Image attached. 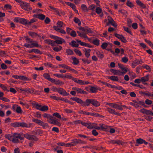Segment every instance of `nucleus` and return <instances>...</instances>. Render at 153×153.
Segmentation results:
<instances>
[{
	"label": "nucleus",
	"mask_w": 153,
	"mask_h": 153,
	"mask_svg": "<svg viewBox=\"0 0 153 153\" xmlns=\"http://www.w3.org/2000/svg\"><path fill=\"white\" fill-rule=\"evenodd\" d=\"M22 134L15 133L13 134H6L5 135V137L13 143H20V141L19 139L21 140H24V138L22 137Z\"/></svg>",
	"instance_id": "nucleus-1"
},
{
	"label": "nucleus",
	"mask_w": 153,
	"mask_h": 153,
	"mask_svg": "<svg viewBox=\"0 0 153 153\" xmlns=\"http://www.w3.org/2000/svg\"><path fill=\"white\" fill-rule=\"evenodd\" d=\"M86 106H88L90 104H91L93 105L96 107H97L100 106V103L98 101L94 99H87L86 100Z\"/></svg>",
	"instance_id": "nucleus-2"
},
{
	"label": "nucleus",
	"mask_w": 153,
	"mask_h": 153,
	"mask_svg": "<svg viewBox=\"0 0 153 153\" xmlns=\"http://www.w3.org/2000/svg\"><path fill=\"white\" fill-rule=\"evenodd\" d=\"M70 99L76 102L77 103L81 104L82 106H86V100L85 102H84L81 99L77 97H71L70 98Z\"/></svg>",
	"instance_id": "nucleus-3"
},
{
	"label": "nucleus",
	"mask_w": 153,
	"mask_h": 153,
	"mask_svg": "<svg viewBox=\"0 0 153 153\" xmlns=\"http://www.w3.org/2000/svg\"><path fill=\"white\" fill-rule=\"evenodd\" d=\"M30 5L29 3L23 1L20 4L22 9L27 11H30L32 10L31 7H29Z\"/></svg>",
	"instance_id": "nucleus-4"
},
{
	"label": "nucleus",
	"mask_w": 153,
	"mask_h": 153,
	"mask_svg": "<svg viewBox=\"0 0 153 153\" xmlns=\"http://www.w3.org/2000/svg\"><path fill=\"white\" fill-rule=\"evenodd\" d=\"M24 136L25 138L29 140L37 141L39 139L36 136L33 135H30L27 133L24 134Z\"/></svg>",
	"instance_id": "nucleus-5"
},
{
	"label": "nucleus",
	"mask_w": 153,
	"mask_h": 153,
	"mask_svg": "<svg viewBox=\"0 0 153 153\" xmlns=\"http://www.w3.org/2000/svg\"><path fill=\"white\" fill-rule=\"evenodd\" d=\"M140 111L142 113L145 114L147 115L153 116V112L149 110L145 109L143 108L140 110Z\"/></svg>",
	"instance_id": "nucleus-6"
},
{
	"label": "nucleus",
	"mask_w": 153,
	"mask_h": 153,
	"mask_svg": "<svg viewBox=\"0 0 153 153\" xmlns=\"http://www.w3.org/2000/svg\"><path fill=\"white\" fill-rule=\"evenodd\" d=\"M58 92L59 93L63 96H66L69 95V93H67L64 89L62 88H58Z\"/></svg>",
	"instance_id": "nucleus-7"
},
{
	"label": "nucleus",
	"mask_w": 153,
	"mask_h": 153,
	"mask_svg": "<svg viewBox=\"0 0 153 153\" xmlns=\"http://www.w3.org/2000/svg\"><path fill=\"white\" fill-rule=\"evenodd\" d=\"M143 63L142 60L140 61L138 59H136L133 61L131 65L133 68H134L137 65L139 64H141Z\"/></svg>",
	"instance_id": "nucleus-8"
},
{
	"label": "nucleus",
	"mask_w": 153,
	"mask_h": 153,
	"mask_svg": "<svg viewBox=\"0 0 153 153\" xmlns=\"http://www.w3.org/2000/svg\"><path fill=\"white\" fill-rule=\"evenodd\" d=\"M136 2L137 5L140 6L143 8L145 9L146 8V6L144 3L141 2L139 0H137L136 1Z\"/></svg>",
	"instance_id": "nucleus-9"
},
{
	"label": "nucleus",
	"mask_w": 153,
	"mask_h": 153,
	"mask_svg": "<svg viewBox=\"0 0 153 153\" xmlns=\"http://www.w3.org/2000/svg\"><path fill=\"white\" fill-rule=\"evenodd\" d=\"M107 111L110 113L111 114H114L115 115H117L118 116H120L121 115V114L120 113L116 112L115 111L112 109H111V108H107Z\"/></svg>",
	"instance_id": "nucleus-10"
},
{
	"label": "nucleus",
	"mask_w": 153,
	"mask_h": 153,
	"mask_svg": "<svg viewBox=\"0 0 153 153\" xmlns=\"http://www.w3.org/2000/svg\"><path fill=\"white\" fill-rule=\"evenodd\" d=\"M110 71L113 73L114 75H121V71L119 70L114 69H111Z\"/></svg>",
	"instance_id": "nucleus-11"
},
{
	"label": "nucleus",
	"mask_w": 153,
	"mask_h": 153,
	"mask_svg": "<svg viewBox=\"0 0 153 153\" xmlns=\"http://www.w3.org/2000/svg\"><path fill=\"white\" fill-rule=\"evenodd\" d=\"M54 43H56L58 44H61L63 43H65V42L64 39L60 37L58 39H56L55 41H54Z\"/></svg>",
	"instance_id": "nucleus-12"
},
{
	"label": "nucleus",
	"mask_w": 153,
	"mask_h": 153,
	"mask_svg": "<svg viewBox=\"0 0 153 153\" xmlns=\"http://www.w3.org/2000/svg\"><path fill=\"white\" fill-rule=\"evenodd\" d=\"M74 144L75 146L77 144H86V142L85 141H82L81 140L75 139L73 140Z\"/></svg>",
	"instance_id": "nucleus-13"
},
{
	"label": "nucleus",
	"mask_w": 153,
	"mask_h": 153,
	"mask_svg": "<svg viewBox=\"0 0 153 153\" xmlns=\"http://www.w3.org/2000/svg\"><path fill=\"white\" fill-rule=\"evenodd\" d=\"M52 80L51 82L53 83L56 85H60L64 84V83L62 81H59V80H56L55 79H52Z\"/></svg>",
	"instance_id": "nucleus-14"
},
{
	"label": "nucleus",
	"mask_w": 153,
	"mask_h": 153,
	"mask_svg": "<svg viewBox=\"0 0 153 153\" xmlns=\"http://www.w3.org/2000/svg\"><path fill=\"white\" fill-rule=\"evenodd\" d=\"M31 43V46L30 47V48H31L33 47H40V48H41L42 47L41 45H39L36 41H33V42H32Z\"/></svg>",
	"instance_id": "nucleus-15"
},
{
	"label": "nucleus",
	"mask_w": 153,
	"mask_h": 153,
	"mask_svg": "<svg viewBox=\"0 0 153 153\" xmlns=\"http://www.w3.org/2000/svg\"><path fill=\"white\" fill-rule=\"evenodd\" d=\"M29 53L34 52L35 53H38L40 54H42V52H41L39 50L37 49L34 48L31 49V50L28 51Z\"/></svg>",
	"instance_id": "nucleus-16"
},
{
	"label": "nucleus",
	"mask_w": 153,
	"mask_h": 153,
	"mask_svg": "<svg viewBox=\"0 0 153 153\" xmlns=\"http://www.w3.org/2000/svg\"><path fill=\"white\" fill-rule=\"evenodd\" d=\"M107 77L108 79H110L113 81H117L119 80L118 76H108Z\"/></svg>",
	"instance_id": "nucleus-17"
},
{
	"label": "nucleus",
	"mask_w": 153,
	"mask_h": 153,
	"mask_svg": "<svg viewBox=\"0 0 153 153\" xmlns=\"http://www.w3.org/2000/svg\"><path fill=\"white\" fill-rule=\"evenodd\" d=\"M43 76L45 78L51 82L52 79L50 77V75L47 73H45L43 74Z\"/></svg>",
	"instance_id": "nucleus-18"
},
{
	"label": "nucleus",
	"mask_w": 153,
	"mask_h": 153,
	"mask_svg": "<svg viewBox=\"0 0 153 153\" xmlns=\"http://www.w3.org/2000/svg\"><path fill=\"white\" fill-rule=\"evenodd\" d=\"M84 32L85 34L92 33L91 29L86 26H85V31Z\"/></svg>",
	"instance_id": "nucleus-19"
},
{
	"label": "nucleus",
	"mask_w": 153,
	"mask_h": 153,
	"mask_svg": "<svg viewBox=\"0 0 153 153\" xmlns=\"http://www.w3.org/2000/svg\"><path fill=\"white\" fill-rule=\"evenodd\" d=\"M28 34L30 36H32L33 38L36 37V36H38L39 37H40V36L39 35L37 34V33L35 32L31 31L29 32Z\"/></svg>",
	"instance_id": "nucleus-20"
},
{
	"label": "nucleus",
	"mask_w": 153,
	"mask_h": 153,
	"mask_svg": "<svg viewBox=\"0 0 153 153\" xmlns=\"http://www.w3.org/2000/svg\"><path fill=\"white\" fill-rule=\"evenodd\" d=\"M72 59L73 61V62H72L73 64L76 65H77L79 64V60L76 57H72Z\"/></svg>",
	"instance_id": "nucleus-21"
},
{
	"label": "nucleus",
	"mask_w": 153,
	"mask_h": 153,
	"mask_svg": "<svg viewBox=\"0 0 153 153\" xmlns=\"http://www.w3.org/2000/svg\"><path fill=\"white\" fill-rule=\"evenodd\" d=\"M69 44L72 47L76 48L78 47L79 45V44L76 43V42L74 40L72 41L71 43H69Z\"/></svg>",
	"instance_id": "nucleus-22"
},
{
	"label": "nucleus",
	"mask_w": 153,
	"mask_h": 153,
	"mask_svg": "<svg viewBox=\"0 0 153 153\" xmlns=\"http://www.w3.org/2000/svg\"><path fill=\"white\" fill-rule=\"evenodd\" d=\"M45 42L46 43H47L48 45H51L52 46H53L54 45V43L53 40L50 39H45L44 40Z\"/></svg>",
	"instance_id": "nucleus-23"
},
{
	"label": "nucleus",
	"mask_w": 153,
	"mask_h": 153,
	"mask_svg": "<svg viewBox=\"0 0 153 153\" xmlns=\"http://www.w3.org/2000/svg\"><path fill=\"white\" fill-rule=\"evenodd\" d=\"M98 89V88L95 87L93 86L90 87L89 88V90L91 91L92 93H95L97 92Z\"/></svg>",
	"instance_id": "nucleus-24"
},
{
	"label": "nucleus",
	"mask_w": 153,
	"mask_h": 153,
	"mask_svg": "<svg viewBox=\"0 0 153 153\" xmlns=\"http://www.w3.org/2000/svg\"><path fill=\"white\" fill-rule=\"evenodd\" d=\"M111 20H109V23L114 27H116L117 26V25L112 18H111Z\"/></svg>",
	"instance_id": "nucleus-25"
},
{
	"label": "nucleus",
	"mask_w": 153,
	"mask_h": 153,
	"mask_svg": "<svg viewBox=\"0 0 153 153\" xmlns=\"http://www.w3.org/2000/svg\"><path fill=\"white\" fill-rule=\"evenodd\" d=\"M20 23L23 25H28V20L24 18H21L20 20Z\"/></svg>",
	"instance_id": "nucleus-26"
},
{
	"label": "nucleus",
	"mask_w": 153,
	"mask_h": 153,
	"mask_svg": "<svg viewBox=\"0 0 153 153\" xmlns=\"http://www.w3.org/2000/svg\"><path fill=\"white\" fill-rule=\"evenodd\" d=\"M149 80V75H147L144 77H142L141 78V82H145L148 81Z\"/></svg>",
	"instance_id": "nucleus-27"
},
{
	"label": "nucleus",
	"mask_w": 153,
	"mask_h": 153,
	"mask_svg": "<svg viewBox=\"0 0 153 153\" xmlns=\"http://www.w3.org/2000/svg\"><path fill=\"white\" fill-rule=\"evenodd\" d=\"M100 82L103 85H104L106 86H107L108 87H111V88H114V86L113 85L105 82L101 81H100Z\"/></svg>",
	"instance_id": "nucleus-28"
},
{
	"label": "nucleus",
	"mask_w": 153,
	"mask_h": 153,
	"mask_svg": "<svg viewBox=\"0 0 153 153\" xmlns=\"http://www.w3.org/2000/svg\"><path fill=\"white\" fill-rule=\"evenodd\" d=\"M114 108L117 109H118L120 110H122L123 108H122L121 105H120L115 103V105L113 106Z\"/></svg>",
	"instance_id": "nucleus-29"
},
{
	"label": "nucleus",
	"mask_w": 153,
	"mask_h": 153,
	"mask_svg": "<svg viewBox=\"0 0 153 153\" xmlns=\"http://www.w3.org/2000/svg\"><path fill=\"white\" fill-rule=\"evenodd\" d=\"M19 127L27 128L30 127L29 126H28V124H27L24 122H19Z\"/></svg>",
	"instance_id": "nucleus-30"
},
{
	"label": "nucleus",
	"mask_w": 153,
	"mask_h": 153,
	"mask_svg": "<svg viewBox=\"0 0 153 153\" xmlns=\"http://www.w3.org/2000/svg\"><path fill=\"white\" fill-rule=\"evenodd\" d=\"M32 121L33 122H34L36 123L37 124H38L39 125H40L42 123V121H41V120L36 119H32Z\"/></svg>",
	"instance_id": "nucleus-31"
},
{
	"label": "nucleus",
	"mask_w": 153,
	"mask_h": 153,
	"mask_svg": "<svg viewBox=\"0 0 153 153\" xmlns=\"http://www.w3.org/2000/svg\"><path fill=\"white\" fill-rule=\"evenodd\" d=\"M99 125L101 129L103 131H105L108 128V126L104 124H100Z\"/></svg>",
	"instance_id": "nucleus-32"
},
{
	"label": "nucleus",
	"mask_w": 153,
	"mask_h": 153,
	"mask_svg": "<svg viewBox=\"0 0 153 153\" xmlns=\"http://www.w3.org/2000/svg\"><path fill=\"white\" fill-rule=\"evenodd\" d=\"M93 43L97 46H98L100 44V40L97 39H94L92 42Z\"/></svg>",
	"instance_id": "nucleus-33"
},
{
	"label": "nucleus",
	"mask_w": 153,
	"mask_h": 153,
	"mask_svg": "<svg viewBox=\"0 0 153 153\" xmlns=\"http://www.w3.org/2000/svg\"><path fill=\"white\" fill-rule=\"evenodd\" d=\"M38 16H38V18L41 20H44L45 17V16L42 13L39 14Z\"/></svg>",
	"instance_id": "nucleus-34"
},
{
	"label": "nucleus",
	"mask_w": 153,
	"mask_h": 153,
	"mask_svg": "<svg viewBox=\"0 0 153 153\" xmlns=\"http://www.w3.org/2000/svg\"><path fill=\"white\" fill-rule=\"evenodd\" d=\"M19 122H15L12 123L10 124V125L13 127H19Z\"/></svg>",
	"instance_id": "nucleus-35"
},
{
	"label": "nucleus",
	"mask_w": 153,
	"mask_h": 153,
	"mask_svg": "<svg viewBox=\"0 0 153 153\" xmlns=\"http://www.w3.org/2000/svg\"><path fill=\"white\" fill-rule=\"evenodd\" d=\"M59 67H61L63 68H65L68 70V69H69V66L64 64H59Z\"/></svg>",
	"instance_id": "nucleus-36"
},
{
	"label": "nucleus",
	"mask_w": 153,
	"mask_h": 153,
	"mask_svg": "<svg viewBox=\"0 0 153 153\" xmlns=\"http://www.w3.org/2000/svg\"><path fill=\"white\" fill-rule=\"evenodd\" d=\"M82 122V121L81 120H76L72 122L69 123L71 124H72V125H73V124L77 125V124H80V123L81 124Z\"/></svg>",
	"instance_id": "nucleus-37"
},
{
	"label": "nucleus",
	"mask_w": 153,
	"mask_h": 153,
	"mask_svg": "<svg viewBox=\"0 0 153 153\" xmlns=\"http://www.w3.org/2000/svg\"><path fill=\"white\" fill-rule=\"evenodd\" d=\"M126 4L128 6L131 8L133 7L134 6V5L129 0H127V1Z\"/></svg>",
	"instance_id": "nucleus-38"
},
{
	"label": "nucleus",
	"mask_w": 153,
	"mask_h": 153,
	"mask_svg": "<svg viewBox=\"0 0 153 153\" xmlns=\"http://www.w3.org/2000/svg\"><path fill=\"white\" fill-rule=\"evenodd\" d=\"M48 110V107L47 105H44L42 106L40 108V111H44Z\"/></svg>",
	"instance_id": "nucleus-39"
},
{
	"label": "nucleus",
	"mask_w": 153,
	"mask_h": 153,
	"mask_svg": "<svg viewBox=\"0 0 153 153\" xmlns=\"http://www.w3.org/2000/svg\"><path fill=\"white\" fill-rule=\"evenodd\" d=\"M62 49V47L61 46H59V47H55L53 48V50L56 52H58L61 50Z\"/></svg>",
	"instance_id": "nucleus-40"
},
{
	"label": "nucleus",
	"mask_w": 153,
	"mask_h": 153,
	"mask_svg": "<svg viewBox=\"0 0 153 153\" xmlns=\"http://www.w3.org/2000/svg\"><path fill=\"white\" fill-rule=\"evenodd\" d=\"M66 53H67L68 55H72L74 54L73 51L70 49H66Z\"/></svg>",
	"instance_id": "nucleus-41"
},
{
	"label": "nucleus",
	"mask_w": 153,
	"mask_h": 153,
	"mask_svg": "<svg viewBox=\"0 0 153 153\" xmlns=\"http://www.w3.org/2000/svg\"><path fill=\"white\" fill-rule=\"evenodd\" d=\"M61 100L65 102L71 104V105H73L74 103L70 101L67 99H65L64 98H61Z\"/></svg>",
	"instance_id": "nucleus-42"
},
{
	"label": "nucleus",
	"mask_w": 153,
	"mask_h": 153,
	"mask_svg": "<svg viewBox=\"0 0 153 153\" xmlns=\"http://www.w3.org/2000/svg\"><path fill=\"white\" fill-rule=\"evenodd\" d=\"M123 28L124 30L125 31H126V32L129 33L131 35H132V33H131V31L129 29V28L128 27H126L125 26H123Z\"/></svg>",
	"instance_id": "nucleus-43"
},
{
	"label": "nucleus",
	"mask_w": 153,
	"mask_h": 153,
	"mask_svg": "<svg viewBox=\"0 0 153 153\" xmlns=\"http://www.w3.org/2000/svg\"><path fill=\"white\" fill-rule=\"evenodd\" d=\"M37 20L36 19L33 18L31 19L30 22H28V25H30L31 24L34 22H36Z\"/></svg>",
	"instance_id": "nucleus-44"
},
{
	"label": "nucleus",
	"mask_w": 153,
	"mask_h": 153,
	"mask_svg": "<svg viewBox=\"0 0 153 153\" xmlns=\"http://www.w3.org/2000/svg\"><path fill=\"white\" fill-rule=\"evenodd\" d=\"M91 51V49H88V50L86 51L85 52V55L87 58H88L90 55V53Z\"/></svg>",
	"instance_id": "nucleus-45"
},
{
	"label": "nucleus",
	"mask_w": 153,
	"mask_h": 153,
	"mask_svg": "<svg viewBox=\"0 0 153 153\" xmlns=\"http://www.w3.org/2000/svg\"><path fill=\"white\" fill-rule=\"evenodd\" d=\"M121 69L122 71H123V72L121 71V74H125L128 70V68H126L125 67L122 68Z\"/></svg>",
	"instance_id": "nucleus-46"
},
{
	"label": "nucleus",
	"mask_w": 153,
	"mask_h": 153,
	"mask_svg": "<svg viewBox=\"0 0 153 153\" xmlns=\"http://www.w3.org/2000/svg\"><path fill=\"white\" fill-rule=\"evenodd\" d=\"M53 116H55L59 119H61V116L57 112L54 113L53 114Z\"/></svg>",
	"instance_id": "nucleus-47"
},
{
	"label": "nucleus",
	"mask_w": 153,
	"mask_h": 153,
	"mask_svg": "<svg viewBox=\"0 0 153 153\" xmlns=\"http://www.w3.org/2000/svg\"><path fill=\"white\" fill-rule=\"evenodd\" d=\"M81 9L84 11H88V10L86 5L84 4H82L81 5Z\"/></svg>",
	"instance_id": "nucleus-48"
},
{
	"label": "nucleus",
	"mask_w": 153,
	"mask_h": 153,
	"mask_svg": "<svg viewBox=\"0 0 153 153\" xmlns=\"http://www.w3.org/2000/svg\"><path fill=\"white\" fill-rule=\"evenodd\" d=\"M56 25L58 26L59 28H61L63 27V25H64V23L61 21H58Z\"/></svg>",
	"instance_id": "nucleus-49"
},
{
	"label": "nucleus",
	"mask_w": 153,
	"mask_h": 153,
	"mask_svg": "<svg viewBox=\"0 0 153 153\" xmlns=\"http://www.w3.org/2000/svg\"><path fill=\"white\" fill-rule=\"evenodd\" d=\"M75 146V144H74V140H73V141L69 143H68L67 144H66L65 146L66 147H71L72 146Z\"/></svg>",
	"instance_id": "nucleus-50"
},
{
	"label": "nucleus",
	"mask_w": 153,
	"mask_h": 153,
	"mask_svg": "<svg viewBox=\"0 0 153 153\" xmlns=\"http://www.w3.org/2000/svg\"><path fill=\"white\" fill-rule=\"evenodd\" d=\"M144 140L141 138L138 139L136 140V143L139 144H141L143 143Z\"/></svg>",
	"instance_id": "nucleus-51"
},
{
	"label": "nucleus",
	"mask_w": 153,
	"mask_h": 153,
	"mask_svg": "<svg viewBox=\"0 0 153 153\" xmlns=\"http://www.w3.org/2000/svg\"><path fill=\"white\" fill-rule=\"evenodd\" d=\"M108 44L106 42H103L101 45V47L102 49H105L107 47Z\"/></svg>",
	"instance_id": "nucleus-52"
},
{
	"label": "nucleus",
	"mask_w": 153,
	"mask_h": 153,
	"mask_svg": "<svg viewBox=\"0 0 153 153\" xmlns=\"http://www.w3.org/2000/svg\"><path fill=\"white\" fill-rule=\"evenodd\" d=\"M74 51L77 54L79 55V56H81L82 55V53L78 49H74Z\"/></svg>",
	"instance_id": "nucleus-53"
},
{
	"label": "nucleus",
	"mask_w": 153,
	"mask_h": 153,
	"mask_svg": "<svg viewBox=\"0 0 153 153\" xmlns=\"http://www.w3.org/2000/svg\"><path fill=\"white\" fill-rule=\"evenodd\" d=\"M70 35L72 37H75L76 36V33L74 30H72L70 33Z\"/></svg>",
	"instance_id": "nucleus-54"
},
{
	"label": "nucleus",
	"mask_w": 153,
	"mask_h": 153,
	"mask_svg": "<svg viewBox=\"0 0 153 153\" xmlns=\"http://www.w3.org/2000/svg\"><path fill=\"white\" fill-rule=\"evenodd\" d=\"M40 126H42L44 128H45L46 127H49V126H48L47 123H44V122L43 121L42 122V123L41 124Z\"/></svg>",
	"instance_id": "nucleus-55"
},
{
	"label": "nucleus",
	"mask_w": 153,
	"mask_h": 153,
	"mask_svg": "<svg viewBox=\"0 0 153 153\" xmlns=\"http://www.w3.org/2000/svg\"><path fill=\"white\" fill-rule=\"evenodd\" d=\"M34 106L36 107V108L40 111V108L42 107L41 105H39L37 103H36L34 104Z\"/></svg>",
	"instance_id": "nucleus-56"
},
{
	"label": "nucleus",
	"mask_w": 153,
	"mask_h": 153,
	"mask_svg": "<svg viewBox=\"0 0 153 153\" xmlns=\"http://www.w3.org/2000/svg\"><path fill=\"white\" fill-rule=\"evenodd\" d=\"M128 61V59L126 56H125L122 58V61L124 63H126Z\"/></svg>",
	"instance_id": "nucleus-57"
},
{
	"label": "nucleus",
	"mask_w": 153,
	"mask_h": 153,
	"mask_svg": "<svg viewBox=\"0 0 153 153\" xmlns=\"http://www.w3.org/2000/svg\"><path fill=\"white\" fill-rule=\"evenodd\" d=\"M102 11V10L101 8L99 7H97L96 12L98 14H99Z\"/></svg>",
	"instance_id": "nucleus-58"
},
{
	"label": "nucleus",
	"mask_w": 153,
	"mask_h": 153,
	"mask_svg": "<svg viewBox=\"0 0 153 153\" xmlns=\"http://www.w3.org/2000/svg\"><path fill=\"white\" fill-rule=\"evenodd\" d=\"M145 102L147 105H150L152 104V101L150 100L147 99L145 101Z\"/></svg>",
	"instance_id": "nucleus-59"
},
{
	"label": "nucleus",
	"mask_w": 153,
	"mask_h": 153,
	"mask_svg": "<svg viewBox=\"0 0 153 153\" xmlns=\"http://www.w3.org/2000/svg\"><path fill=\"white\" fill-rule=\"evenodd\" d=\"M16 111L18 113H21L22 112V110L20 107L17 106L16 109Z\"/></svg>",
	"instance_id": "nucleus-60"
},
{
	"label": "nucleus",
	"mask_w": 153,
	"mask_h": 153,
	"mask_svg": "<svg viewBox=\"0 0 153 153\" xmlns=\"http://www.w3.org/2000/svg\"><path fill=\"white\" fill-rule=\"evenodd\" d=\"M80 114H85L86 115H89V112L84 111L82 110L78 112Z\"/></svg>",
	"instance_id": "nucleus-61"
},
{
	"label": "nucleus",
	"mask_w": 153,
	"mask_h": 153,
	"mask_svg": "<svg viewBox=\"0 0 153 153\" xmlns=\"http://www.w3.org/2000/svg\"><path fill=\"white\" fill-rule=\"evenodd\" d=\"M142 67L145 68L146 70H148L149 72L151 71V68L148 65H143L142 66Z\"/></svg>",
	"instance_id": "nucleus-62"
},
{
	"label": "nucleus",
	"mask_w": 153,
	"mask_h": 153,
	"mask_svg": "<svg viewBox=\"0 0 153 153\" xmlns=\"http://www.w3.org/2000/svg\"><path fill=\"white\" fill-rule=\"evenodd\" d=\"M50 97L56 100H60L61 98L59 97L54 96H51Z\"/></svg>",
	"instance_id": "nucleus-63"
},
{
	"label": "nucleus",
	"mask_w": 153,
	"mask_h": 153,
	"mask_svg": "<svg viewBox=\"0 0 153 153\" xmlns=\"http://www.w3.org/2000/svg\"><path fill=\"white\" fill-rule=\"evenodd\" d=\"M132 21L131 19L128 18L127 19V24L128 26L130 27L131 26Z\"/></svg>",
	"instance_id": "nucleus-64"
}]
</instances>
